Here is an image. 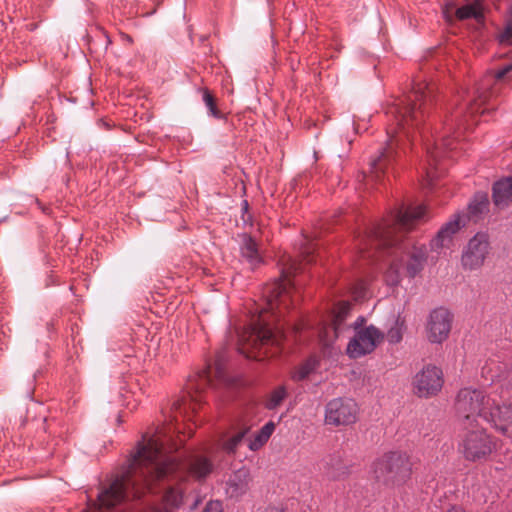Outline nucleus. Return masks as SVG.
Listing matches in <instances>:
<instances>
[{
  "mask_svg": "<svg viewBox=\"0 0 512 512\" xmlns=\"http://www.w3.org/2000/svg\"><path fill=\"white\" fill-rule=\"evenodd\" d=\"M176 430L163 427L150 437L143 436L127 471L98 493L97 500L87 512H124L128 501L154 492L155 483L165 478L187 476L197 481L205 480L214 470L209 456L194 451L182 462L170 456L180 447L174 437Z\"/></svg>",
  "mask_w": 512,
  "mask_h": 512,
  "instance_id": "1",
  "label": "nucleus"
},
{
  "mask_svg": "<svg viewBox=\"0 0 512 512\" xmlns=\"http://www.w3.org/2000/svg\"><path fill=\"white\" fill-rule=\"evenodd\" d=\"M426 207L400 208L394 211L389 219H385L371 227L362 236L360 244L363 257L366 256L368 245L378 250H388L391 258L389 267L385 271L384 280L388 286H398L401 282L402 271L405 269L410 278L419 274L426 263L427 251L424 247L402 244L403 233L411 230L414 225L424 219ZM368 257L373 255L367 252Z\"/></svg>",
  "mask_w": 512,
  "mask_h": 512,
  "instance_id": "2",
  "label": "nucleus"
},
{
  "mask_svg": "<svg viewBox=\"0 0 512 512\" xmlns=\"http://www.w3.org/2000/svg\"><path fill=\"white\" fill-rule=\"evenodd\" d=\"M433 101V89L426 82H418L412 91L390 104L386 115L392 123L387 128L388 144L380 154L370 162V174L368 178L373 181H381L387 173L388 167L394 162L396 152L394 143H399L401 137H412V132L419 129L424 121L428 107Z\"/></svg>",
  "mask_w": 512,
  "mask_h": 512,
  "instance_id": "3",
  "label": "nucleus"
},
{
  "mask_svg": "<svg viewBox=\"0 0 512 512\" xmlns=\"http://www.w3.org/2000/svg\"><path fill=\"white\" fill-rule=\"evenodd\" d=\"M284 339L285 334L281 328L273 329L264 319L259 318L241 336L239 351L247 358L260 361L268 355L276 356Z\"/></svg>",
  "mask_w": 512,
  "mask_h": 512,
  "instance_id": "4",
  "label": "nucleus"
},
{
  "mask_svg": "<svg viewBox=\"0 0 512 512\" xmlns=\"http://www.w3.org/2000/svg\"><path fill=\"white\" fill-rule=\"evenodd\" d=\"M511 71L512 63H507L494 72H488L476 89V97L467 102L464 106H457L445 120L444 125L447 132H450L455 125L458 127L463 125L464 121H467L468 115L472 117L475 113L480 112L482 105L494 94V91L490 90V86L494 83L504 81Z\"/></svg>",
  "mask_w": 512,
  "mask_h": 512,
  "instance_id": "5",
  "label": "nucleus"
},
{
  "mask_svg": "<svg viewBox=\"0 0 512 512\" xmlns=\"http://www.w3.org/2000/svg\"><path fill=\"white\" fill-rule=\"evenodd\" d=\"M373 474L377 481L388 486L406 483L412 474V462L407 453L391 451L373 463Z\"/></svg>",
  "mask_w": 512,
  "mask_h": 512,
  "instance_id": "6",
  "label": "nucleus"
},
{
  "mask_svg": "<svg viewBox=\"0 0 512 512\" xmlns=\"http://www.w3.org/2000/svg\"><path fill=\"white\" fill-rule=\"evenodd\" d=\"M493 405L494 400L482 390L463 388L457 394L455 408L463 425L468 428L473 427L477 418L488 422Z\"/></svg>",
  "mask_w": 512,
  "mask_h": 512,
  "instance_id": "7",
  "label": "nucleus"
},
{
  "mask_svg": "<svg viewBox=\"0 0 512 512\" xmlns=\"http://www.w3.org/2000/svg\"><path fill=\"white\" fill-rule=\"evenodd\" d=\"M466 429L459 443L460 453L472 462L486 459L494 451L495 442L482 428Z\"/></svg>",
  "mask_w": 512,
  "mask_h": 512,
  "instance_id": "8",
  "label": "nucleus"
},
{
  "mask_svg": "<svg viewBox=\"0 0 512 512\" xmlns=\"http://www.w3.org/2000/svg\"><path fill=\"white\" fill-rule=\"evenodd\" d=\"M302 270L301 264L289 259L288 267L283 270L284 280L273 283L265 290L267 298L266 311L275 317H280L282 306L286 309L289 301L288 278Z\"/></svg>",
  "mask_w": 512,
  "mask_h": 512,
  "instance_id": "9",
  "label": "nucleus"
},
{
  "mask_svg": "<svg viewBox=\"0 0 512 512\" xmlns=\"http://www.w3.org/2000/svg\"><path fill=\"white\" fill-rule=\"evenodd\" d=\"M490 237L486 232H478L469 239L461 254V265L466 271L480 269L491 253Z\"/></svg>",
  "mask_w": 512,
  "mask_h": 512,
  "instance_id": "10",
  "label": "nucleus"
},
{
  "mask_svg": "<svg viewBox=\"0 0 512 512\" xmlns=\"http://www.w3.org/2000/svg\"><path fill=\"white\" fill-rule=\"evenodd\" d=\"M444 384V376L441 368L433 364L425 365L413 377L412 385L414 393L421 398H429L437 395Z\"/></svg>",
  "mask_w": 512,
  "mask_h": 512,
  "instance_id": "11",
  "label": "nucleus"
},
{
  "mask_svg": "<svg viewBox=\"0 0 512 512\" xmlns=\"http://www.w3.org/2000/svg\"><path fill=\"white\" fill-rule=\"evenodd\" d=\"M358 406L353 399L335 398L325 406L324 420L327 425L345 426L356 422Z\"/></svg>",
  "mask_w": 512,
  "mask_h": 512,
  "instance_id": "12",
  "label": "nucleus"
},
{
  "mask_svg": "<svg viewBox=\"0 0 512 512\" xmlns=\"http://www.w3.org/2000/svg\"><path fill=\"white\" fill-rule=\"evenodd\" d=\"M384 333L373 325L359 329L349 341L346 352L350 358H360L372 353L383 341Z\"/></svg>",
  "mask_w": 512,
  "mask_h": 512,
  "instance_id": "13",
  "label": "nucleus"
},
{
  "mask_svg": "<svg viewBox=\"0 0 512 512\" xmlns=\"http://www.w3.org/2000/svg\"><path fill=\"white\" fill-rule=\"evenodd\" d=\"M453 315L449 310L439 307L431 311L427 323V338L431 343L441 344L451 331Z\"/></svg>",
  "mask_w": 512,
  "mask_h": 512,
  "instance_id": "14",
  "label": "nucleus"
},
{
  "mask_svg": "<svg viewBox=\"0 0 512 512\" xmlns=\"http://www.w3.org/2000/svg\"><path fill=\"white\" fill-rule=\"evenodd\" d=\"M351 305L348 302L340 303L333 314L332 323L320 331L319 337L322 344L330 347L348 329L345 322L350 313Z\"/></svg>",
  "mask_w": 512,
  "mask_h": 512,
  "instance_id": "15",
  "label": "nucleus"
},
{
  "mask_svg": "<svg viewBox=\"0 0 512 512\" xmlns=\"http://www.w3.org/2000/svg\"><path fill=\"white\" fill-rule=\"evenodd\" d=\"M251 483L250 469L243 466L233 471L224 482L225 495L230 499H240L249 491Z\"/></svg>",
  "mask_w": 512,
  "mask_h": 512,
  "instance_id": "16",
  "label": "nucleus"
},
{
  "mask_svg": "<svg viewBox=\"0 0 512 512\" xmlns=\"http://www.w3.org/2000/svg\"><path fill=\"white\" fill-rule=\"evenodd\" d=\"M483 374L489 375V379L501 389V396L506 397L512 393V365L491 362L483 368Z\"/></svg>",
  "mask_w": 512,
  "mask_h": 512,
  "instance_id": "17",
  "label": "nucleus"
},
{
  "mask_svg": "<svg viewBox=\"0 0 512 512\" xmlns=\"http://www.w3.org/2000/svg\"><path fill=\"white\" fill-rule=\"evenodd\" d=\"M488 422L492 423L497 431L505 436H512V403L503 405H494L491 409V415Z\"/></svg>",
  "mask_w": 512,
  "mask_h": 512,
  "instance_id": "18",
  "label": "nucleus"
},
{
  "mask_svg": "<svg viewBox=\"0 0 512 512\" xmlns=\"http://www.w3.org/2000/svg\"><path fill=\"white\" fill-rule=\"evenodd\" d=\"M466 224L465 215L457 214L453 219L445 223L441 229L438 231L436 237L432 241L433 248H441L447 246L451 240L452 236Z\"/></svg>",
  "mask_w": 512,
  "mask_h": 512,
  "instance_id": "19",
  "label": "nucleus"
},
{
  "mask_svg": "<svg viewBox=\"0 0 512 512\" xmlns=\"http://www.w3.org/2000/svg\"><path fill=\"white\" fill-rule=\"evenodd\" d=\"M183 502V493L177 488H169L162 500L149 506L143 512H177Z\"/></svg>",
  "mask_w": 512,
  "mask_h": 512,
  "instance_id": "20",
  "label": "nucleus"
},
{
  "mask_svg": "<svg viewBox=\"0 0 512 512\" xmlns=\"http://www.w3.org/2000/svg\"><path fill=\"white\" fill-rule=\"evenodd\" d=\"M240 251L242 257L254 268L262 262V257L258 251L256 241L248 234L244 233L241 236Z\"/></svg>",
  "mask_w": 512,
  "mask_h": 512,
  "instance_id": "21",
  "label": "nucleus"
},
{
  "mask_svg": "<svg viewBox=\"0 0 512 512\" xmlns=\"http://www.w3.org/2000/svg\"><path fill=\"white\" fill-rule=\"evenodd\" d=\"M512 198V178L506 177L495 182L493 185L494 204L503 208L506 207Z\"/></svg>",
  "mask_w": 512,
  "mask_h": 512,
  "instance_id": "22",
  "label": "nucleus"
},
{
  "mask_svg": "<svg viewBox=\"0 0 512 512\" xmlns=\"http://www.w3.org/2000/svg\"><path fill=\"white\" fill-rule=\"evenodd\" d=\"M466 2L460 8L456 9V17L459 20H465L473 18L477 22H482L484 19L483 15V3L485 0H464Z\"/></svg>",
  "mask_w": 512,
  "mask_h": 512,
  "instance_id": "23",
  "label": "nucleus"
},
{
  "mask_svg": "<svg viewBox=\"0 0 512 512\" xmlns=\"http://www.w3.org/2000/svg\"><path fill=\"white\" fill-rule=\"evenodd\" d=\"M440 148H445V149H449V150L454 149L453 142L447 135L442 136L440 144L436 143L432 148H427V154L429 157V165L431 167L436 165V163L438 161ZM427 177L430 178L431 180L434 178V172L432 171V168H430L427 171Z\"/></svg>",
  "mask_w": 512,
  "mask_h": 512,
  "instance_id": "24",
  "label": "nucleus"
},
{
  "mask_svg": "<svg viewBox=\"0 0 512 512\" xmlns=\"http://www.w3.org/2000/svg\"><path fill=\"white\" fill-rule=\"evenodd\" d=\"M489 200L486 194L477 193L468 205V217L477 221L488 210Z\"/></svg>",
  "mask_w": 512,
  "mask_h": 512,
  "instance_id": "25",
  "label": "nucleus"
},
{
  "mask_svg": "<svg viewBox=\"0 0 512 512\" xmlns=\"http://www.w3.org/2000/svg\"><path fill=\"white\" fill-rule=\"evenodd\" d=\"M275 425L273 422L266 423L255 435V437L249 441V449L252 451L259 450L270 438L274 432Z\"/></svg>",
  "mask_w": 512,
  "mask_h": 512,
  "instance_id": "26",
  "label": "nucleus"
},
{
  "mask_svg": "<svg viewBox=\"0 0 512 512\" xmlns=\"http://www.w3.org/2000/svg\"><path fill=\"white\" fill-rule=\"evenodd\" d=\"M316 366V359L310 358L292 371L291 378L294 381H302L316 369Z\"/></svg>",
  "mask_w": 512,
  "mask_h": 512,
  "instance_id": "27",
  "label": "nucleus"
},
{
  "mask_svg": "<svg viewBox=\"0 0 512 512\" xmlns=\"http://www.w3.org/2000/svg\"><path fill=\"white\" fill-rule=\"evenodd\" d=\"M247 431V429L238 431L228 439L222 440L220 444L221 449L227 454H234L237 448L241 445Z\"/></svg>",
  "mask_w": 512,
  "mask_h": 512,
  "instance_id": "28",
  "label": "nucleus"
},
{
  "mask_svg": "<svg viewBox=\"0 0 512 512\" xmlns=\"http://www.w3.org/2000/svg\"><path fill=\"white\" fill-rule=\"evenodd\" d=\"M287 397V391L284 386H279L273 390L266 402V408L269 410L276 409Z\"/></svg>",
  "mask_w": 512,
  "mask_h": 512,
  "instance_id": "29",
  "label": "nucleus"
},
{
  "mask_svg": "<svg viewBox=\"0 0 512 512\" xmlns=\"http://www.w3.org/2000/svg\"><path fill=\"white\" fill-rule=\"evenodd\" d=\"M203 102L205 103V106L207 107L211 116L217 119L223 118V114L217 109L214 96L208 89H203Z\"/></svg>",
  "mask_w": 512,
  "mask_h": 512,
  "instance_id": "30",
  "label": "nucleus"
},
{
  "mask_svg": "<svg viewBox=\"0 0 512 512\" xmlns=\"http://www.w3.org/2000/svg\"><path fill=\"white\" fill-rule=\"evenodd\" d=\"M488 488L485 485L478 484L468 488V495L477 503H485L487 501Z\"/></svg>",
  "mask_w": 512,
  "mask_h": 512,
  "instance_id": "31",
  "label": "nucleus"
},
{
  "mask_svg": "<svg viewBox=\"0 0 512 512\" xmlns=\"http://www.w3.org/2000/svg\"><path fill=\"white\" fill-rule=\"evenodd\" d=\"M387 340L391 344H397L401 342L403 338V323H400L397 319L394 326H392L386 334Z\"/></svg>",
  "mask_w": 512,
  "mask_h": 512,
  "instance_id": "32",
  "label": "nucleus"
},
{
  "mask_svg": "<svg viewBox=\"0 0 512 512\" xmlns=\"http://www.w3.org/2000/svg\"><path fill=\"white\" fill-rule=\"evenodd\" d=\"M317 245L313 242L306 241L300 250V256L302 261L306 263H312L314 261V253Z\"/></svg>",
  "mask_w": 512,
  "mask_h": 512,
  "instance_id": "33",
  "label": "nucleus"
},
{
  "mask_svg": "<svg viewBox=\"0 0 512 512\" xmlns=\"http://www.w3.org/2000/svg\"><path fill=\"white\" fill-rule=\"evenodd\" d=\"M499 42L501 44H511L512 43V25H508L498 36Z\"/></svg>",
  "mask_w": 512,
  "mask_h": 512,
  "instance_id": "34",
  "label": "nucleus"
},
{
  "mask_svg": "<svg viewBox=\"0 0 512 512\" xmlns=\"http://www.w3.org/2000/svg\"><path fill=\"white\" fill-rule=\"evenodd\" d=\"M202 512H223L222 503L217 500L209 501Z\"/></svg>",
  "mask_w": 512,
  "mask_h": 512,
  "instance_id": "35",
  "label": "nucleus"
},
{
  "mask_svg": "<svg viewBox=\"0 0 512 512\" xmlns=\"http://www.w3.org/2000/svg\"><path fill=\"white\" fill-rule=\"evenodd\" d=\"M241 210L243 212L242 220L244 223H248L251 221V216L248 214L249 204L247 200H243L241 203Z\"/></svg>",
  "mask_w": 512,
  "mask_h": 512,
  "instance_id": "36",
  "label": "nucleus"
},
{
  "mask_svg": "<svg viewBox=\"0 0 512 512\" xmlns=\"http://www.w3.org/2000/svg\"><path fill=\"white\" fill-rule=\"evenodd\" d=\"M217 370L220 372L224 367V357L222 354H218L215 360Z\"/></svg>",
  "mask_w": 512,
  "mask_h": 512,
  "instance_id": "37",
  "label": "nucleus"
},
{
  "mask_svg": "<svg viewBox=\"0 0 512 512\" xmlns=\"http://www.w3.org/2000/svg\"><path fill=\"white\" fill-rule=\"evenodd\" d=\"M188 408L192 409L193 411L195 410V407L194 406L192 407V400L189 403L187 401H183V403L178 404V407H177V409H179L180 412H182V410L186 412V410Z\"/></svg>",
  "mask_w": 512,
  "mask_h": 512,
  "instance_id": "38",
  "label": "nucleus"
},
{
  "mask_svg": "<svg viewBox=\"0 0 512 512\" xmlns=\"http://www.w3.org/2000/svg\"><path fill=\"white\" fill-rule=\"evenodd\" d=\"M365 322V319L363 317H358L357 320L353 323V328L356 331H358L359 329H362V326Z\"/></svg>",
  "mask_w": 512,
  "mask_h": 512,
  "instance_id": "39",
  "label": "nucleus"
},
{
  "mask_svg": "<svg viewBox=\"0 0 512 512\" xmlns=\"http://www.w3.org/2000/svg\"><path fill=\"white\" fill-rule=\"evenodd\" d=\"M262 512H285L282 508L278 507H268Z\"/></svg>",
  "mask_w": 512,
  "mask_h": 512,
  "instance_id": "40",
  "label": "nucleus"
},
{
  "mask_svg": "<svg viewBox=\"0 0 512 512\" xmlns=\"http://www.w3.org/2000/svg\"><path fill=\"white\" fill-rule=\"evenodd\" d=\"M446 512H465L461 507L452 506Z\"/></svg>",
  "mask_w": 512,
  "mask_h": 512,
  "instance_id": "41",
  "label": "nucleus"
},
{
  "mask_svg": "<svg viewBox=\"0 0 512 512\" xmlns=\"http://www.w3.org/2000/svg\"><path fill=\"white\" fill-rule=\"evenodd\" d=\"M450 8L452 9V8H453V5H452V4H447V5L445 6L444 10H443V13H444V15H445V17H446V18H449L448 13H449V9H450Z\"/></svg>",
  "mask_w": 512,
  "mask_h": 512,
  "instance_id": "42",
  "label": "nucleus"
},
{
  "mask_svg": "<svg viewBox=\"0 0 512 512\" xmlns=\"http://www.w3.org/2000/svg\"><path fill=\"white\" fill-rule=\"evenodd\" d=\"M345 473H346V472H345V471H343L341 474H333V475H331V477H332L333 479H338V478H340L342 475H344Z\"/></svg>",
  "mask_w": 512,
  "mask_h": 512,
  "instance_id": "43",
  "label": "nucleus"
},
{
  "mask_svg": "<svg viewBox=\"0 0 512 512\" xmlns=\"http://www.w3.org/2000/svg\"><path fill=\"white\" fill-rule=\"evenodd\" d=\"M510 13L512 14V4H511V7H510Z\"/></svg>",
  "mask_w": 512,
  "mask_h": 512,
  "instance_id": "44",
  "label": "nucleus"
}]
</instances>
